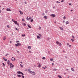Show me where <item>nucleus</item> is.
Returning <instances> with one entry per match:
<instances>
[{"label":"nucleus","mask_w":78,"mask_h":78,"mask_svg":"<svg viewBox=\"0 0 78 78\" xmlns=\"http://www.w3.org/2000/svg\"><path fill=\"white\" fill-rule=\"evenodd\" d=\"M29 53H31V51H29Z\"/></svg>","instance_id":"obj_38"},{"label":"nucleus","mask_w":78,"mask_h":78,"mask_svg":"<svg viewBox=\"0 0 78 78\" xmlns=\"http://www.w3.org/2000/svg\"><path fill=\"white\" fill-rule=\"evenodd\" d=\"M7 27L8 28H10L9 26V25L7 26Z\"/></svg>","instance_id":"obj_30"},{"label":"nucleus","mask_w":78,"mask_h":78,"mask_svg":"<svg viewBox=\"0 0 78 78\" xmlns=\"http://www.w3.org/2000/svg\"><path fill=\"white\" fill-rule=\"evenodd\" d=\"M59 28H60V30H63V28H62V27H59Z\"/></svg>","instance_id":"obj_16"},{"label":"nucleus","mask_w":78,"mask_h":78,"mask_svg":"<svg viewBox=\"0 0 78 78\" xmlns=\"http://www.w3.org/2000/svg\"><path fill=\"white\" fill-rule=\"evenodd\" d=\"M27 48L29 49V50H30V49L31 48V47L30 46H28Z\"/></svg>","instance_id":"obj_11"},{"label":"nucleus","mask_w":78,"mask_h":78,"mask_svg":"<svg viewBox=\"0 0 78 78\" xmlns=\"http://www.w3.org/2000/svg\"><path fill=\"white\" fill-rule=\"evenodd\" d=\"M37 39H39V36H37Z\"/></svg>","instance_id":"obj_35"},{"label":"nucleus","mask_w":78,"mask_h":78,"mask_svg":"<svg viewBox=\"0 0 78 78\" xmlns=\"http://www.w3.org/2000/svg\"><path fill=\"white\" fill-rule=\"evenodd\" d=\"M32 19V17H29V19L30 20H31Z\"/></svg>","instance_id":"obj_28"},{"label":"nucleus","mask_w":78,"mask_h":78,"mask_svg":"<svg viewBox=\"0 0 78 78\" xmlns=\"http://www.w3.org/2000/svg\"><path fill=\"white\" fill-rule=\"evenodd\" d=\"M20 63H21V64H22V62H20Z\"/></svg>","instance_id":"obj_60"},{"label":"nucleus","mask_w":78,"mask_h":78,"mask_svg":"<svg viewBox=\"0 0 78 78\" xmlns=\"http://www.w3.org/2000/svg\"><path fill=\"white\" fill-rule=\"evenodd\" d=\"M72 37L73 38H74V37H75L73 36V35L72 36Z\"/></svg>","instance_id":"obj_43"},{"label":"nucleus","mask_w":78,"mask_h":78,"mask_svg":"<svg viewBox=\"0 0 78 78\" xmlns=\"http://www.w3.org/2000/svg\"><path fill=\"white\" fill-rule=\"evenodd\" d=\"M0 13H1V10H0Z\"/></svg>","instance_id":"obj_61"},{"label":"nucleus","mask_w":78,"mask_h":78,"mask_svg":"<svg viewBox=\"0 0 78 78\" xmlns=\"http://www.w3.org/2000/svg\"><path fill=\"white\" fill-rule=\"evenodd\" d=\"M12 61H15V58L14 57H12Z\"/></svg>","instance_id":"obj_9"},{"label":"nucleus","mask_w":78,"mask_h":78,"mask_svg":"<svg viewBox=\"0 0 78 78\" xmlns=\"http://www.w3.org/2000/svg\"><path fill=\"white\" fill-rule=\"evenodd\" d=\"M50 60L51 61H53V58H50Z\"/></svg>","instance_id":"obj_27"},{"label":"nucleus","mask_w":78,"mask_h":78,"mask_svg":"<svg viewBox=\"0 0 78 78\" xmlns=\"http://www.w3.org/2000/svg\"><path fill=\"white\" fill-rule=\"evenodd\" d=\"M44 19H47V16H44Z\"/></svg>","instance_id":"obj_21"},{"label":"nucleus","mask_w":78,"mask_h":78,"mask_svg":"<svg viewBox=\"0 0 78 78\" xmlns=\"http://www.w3.org/2000/svg\"><path fill=\"white\" fill-rule=\"evenodd\" d=\"M54 71H56L57 70V69H53Z\"/></svg>","instance_id":"obj_24"},{"label":"nucleus","mask_w":78,"mask_h":78,"mask_svg":"<svg viewBox=\"0 0 78 78\" xmlns=\"http://www.w3.org/2000/svg\"><path fill=\"white\" fill-rule=\"evenodd\" d=\"M4 8H3V9H2V10L3 11V9H4Z\"/></svg>","instance_id":"obj_59"},{"label":"nucleus","mask_w":78,"mask_h":78,"mask_svg":"<svg viewBox=\"0 0 78 78\" xmlns=\"http://www.w3.org/2000/svg\"><path fill=\"white\" fill-rule=\"evenodd\" d=\"M6 11H11V10L10 9L7 8L6 9Z\"/></svg>","instance_id":"obj_7"},{"label":"nucleus","mask_w":78,"mask_h":78,"mask_svg":"<svg viewBox=\"0 0 78 78\" xmlns=\"http://www.w3.org/2000/svg\"><path fill=\"white\" fill-rule=\"evenodd\" d=\"M28 72L29 73L32 74V71H31V69H28Z\"/></svg>","instance_id":"obj_3"},{"label":"nucleus","mask_w":78,"mask_h":78,"mask_svg":"<svg viewBox=\"0 0 78 78\" xmlns=\"http://www.w3.org/2000/svg\"><path fill=\"white\" fill-rule=\"evenodd\" d=\"M15 29L16 30H17L18 29H17V28H16Z\"/></svg>","instance_id":"obj_48"},{"label":"nucleus","mask_w":78,"mask_h":78,"mask_svg":"<svg viewBox=\"0 0 78 78\" xmlns=\"http://www.w3.org/2000/svg\"><path fill=\"white\" fill-rule=\"evenodd\" d=\"M16 43H18V42H19V41H16Z\"/></svg>","instance_id":"obj_36"},{"label":"nucleus","mask_w":78,"mask_h":78,"mask_svg":"<svg viewBox=\"0 0 78 78\" xmlns=\"http://www.w3.org/2000/svg\"><path fill=\"white\" fill-rule=\"evenodd\" d=\"M69 47H71V45H69Z\"/></svg>","instance_id":"obj_54"},{"label":"nucleus","mask_w":78,"mask_h":78,"mask_svg":"<svg viewBox=\"0 0 78 78\" xmlns=\"http://www.w3.org/2000/svg\"><path fill=\"white\" fill-rule=\"evenodd\" d=\"M2 64H3V66H5V63H2Z\"/></svg>","instance_id":"obj_39"},{"label":"nucleus","mask_w":78,"mask_h":78,"mask_svg":"<svg viewBox=\"0 0 78 78\" xmlns=\"http://www.w3.org/2000/svg\"><path fill=\"white\" fill-rule=\"evenodd\" d=\"M45 69H46V68H47V66H45Z\"/></svg>","instance_id":"obj_63"},{"label":"nucleus","mask_w":78,"mask_h":78,"mask_svg":"<svg viewBox=\"0 0 78 78\" xmlns=\"http://www.w3.org/2000/svg\"><path fill=\"white\" fill-rule=\"evenodd\" d=\"M27 20H29V18H28V16L27 17Z\"/></svg>","instance_id":"obj_31"},{"label":"nucleus","mask_w":78,"mask_h":78,"mask_svg":"<svg viewBox=\"0 0 78 78\" xmlns=\"http://www.w3.org/2000/svg\"><path fill=\"white\" fill-rule=\"evenodd\" d=\"M7 62L8 65L9 66L10 65V62L9 61V60H8Z\"/></svg>","instance_id":"obj_10"},{"label":"nucleus","mask_w":78,"mask_h":78,"mask_svg":"<svg viewBox=\"0 0 78 78\" xmlns=\"http://www.w3.org/2000/svg\"><path fill=\"white\" fill-rule=\"evenodd\" d=\"M66 19V17L64 16L63 19H64V20H65V19Z\"/></svg>","instance_id":"obj_33"},{"label":"nucleus","mask_w":78,"mask_h":78,"mask_svg":"<svg viewBox=\"0 0 78 78\" xmlns=\"http://www.w3.org/2000/svg\"><path fill=\"white\" fill-rule=\"evenodd\" d=\"M15 45L16 47H18V46H21V44L18 43L16 44H15Z\"/></svg>","instance_id":"obj_2"},{"label":"nucleus","mask_w":78,"mask_h":78,"mask_svg":"<svg viewBox=\"0 0 78 78\" xmlns=\"http://www.w3.org/2000/svg\"><path fill=\"white\" fill-rule=\"evenodd\" d=\"M23 25H24V26H26L27 25V24H25V23H22Z\"/></svg>","instance_id":"obj_22"},{"label":"nucleus","mask_w":78,"mask_h":78,"mask_svg":"<svg viewBox=\"0 0 78 78\" xmlns=\"http://www.w3.org/2000/svg\"><path fill=\"white\" fill-rule=\"evenodd\" d=\"M22 78H24V76H23L22 75Z\"/></svg>","instance_id":"obj_37"},{"label":"nucleus","mask_w":78,"mask_h":78,"mask_svg":"<svg viewBox=\"0 0 78 78\" xmlns=\"http://www.w3.org/2000/svg\"><path fill=\"white\" fill-rule=\"evenodd\" d=\"M73 11V10H71V12Z\"/></svg>","instance_id":"obj_55"},{"label":"nucleus","mask_w":78,"mask_h":78,"mask_svg":"<svg viewBox=\"0 0 78 78\" xmlns=\"http://www.w3.org/2000/svg\"><path fill=\"white\" fill-rule=\"evenodd\" d=\"M42 16L44 15V13L42 14Z\"/></svg>","instance_id":"obj_52"},{"label":"nucleus","mask_w":78,"mask_h":78,"mask_svg":"<svg viewBox=\"0 0 78 78\" xmlns=\"http://www.w3.org/2000/svg\"><path fill=\"white\" fill-rule=\"evenodd\" d=\"M25 71H27V69H26V70H25Z\"/></svg>","instance_id":"obj_62"},{"label":"nucleus","mask_w":78,"mask_h":78,"mask_svg":"<svg viewBox=\"0 0 78 78\" xmlns=\"http://www.w3.org/2000/svg\"><path fill=\"white\" fill-rule=\"evenodd\" d=\"M27 26L28 27H29V28H31V26H30V25H29V24L27 25Z\"/></svg>","instance_id":"obj_15"},{"label":"nucleus","mask_w":78,"mask_h":78,"mask_svg":"<svg viewBox=\"0 0 78 78\" xmlns=\"http://www.w3.org/2000/svg\"><path fill=\"white\" fill-rule=\"evenodd\" d=\"M13 67H14V65H12V63H10V68H11V69H12V68H13Z\"/></svg>","instance_id":"obj_5"},{"label":"nucleus","mask_w":78,"mask_h":78,"mask_svg":"<svg viewBox=\"0 0 78 78\" xmlns=\"http://www.w3.org/2000/svg\"><path fill=\"white\" fill-rule=\"evenodd\" d=\"M71 70L72 71H73V72H74V69H73V68H71Z\"/></svg>","instance_id":"obj_20"},{"label":"nucleus","mask_w":78,"mask_h":78,"mask_svg":"<svg viewBox=\"0 0 78 78\" xmlns=\"http://www.w3.org/2000/svg\"><path fill=\"white\" fill-rule=\"evenodd\" d=\"M10 43H11H11H12V41H10Z\"/></svg>","instance_id":"obj_49"},{"label":"nucleus","mask_w":78,"mask_h":78,"mask_svg":"<svg viewBox=\"0 0 78 78\" xmlns=\"http://www.w3.org/2000/svg\"><path fill=\"white\" fill-rule=\"evenodd\" d=\"M66 24H69V21H67L66 22Z\"/></svg>","instance_id":"obj_12"},{"label":"nucleus","mask_w":78,"mask_h":78,"mask_svg":"<svg viewBox=\"0 0 78 78\" xmlns=\"http://www.w3.org/2000/svg\"><path fill=\"white\" fill-rule=\"evenodd\" d=\"M56 43L57 44H58V45H59L61 47V45H62V44H61V43H59V41H57Z\"/></svg>","instance_id":"obj_1"},{"label":"nucleus","mask_w":78,"mask_h":78,"mask_svg":"<svg viewBox=\"0 0 78 78\" xmlns=\"http://www.w3.org/2000/svg\"><path fill=\"white\" fill-rule=\"evenodd\" d=\"M56 3H59V2H58V1H57V2H56Z\"/></svg>","instance_id":"obj_53"},{"label":"nucleus","mask_w":78,"mask_h":78,"mask_svg":"<svg viewBox=\"0 0 78 78\" xmlns=\"http://www.w3.org/2000/svg\"><path fill=\"white\" fill-rule=\"evenodd\" d=\"M64 0H62V1H61V2H64Z\"/></svg>","instance_id":"obj_42"},{"label":"nucleus","mask_w":78,"mask_h":78,"mask_svg":"<svg viewBox=\"0 0 78 78\" xmlns=\"http://www.w3.org/2000/svg\"><path fill=\"white\" fill-rule=\"evenodd\" d=\"M22 36H23V37H25V34H22Z\"/></svg>","instance_id":"obj_23"},{"label":"nucleus","mask_w":78,"mask_h":78,"mask_svg":"<svg viewBox=\"0 0 78 78\" xmlns=\"http://www.w3.org/2000/svg\"><path fill=\"white\" fill-rule=\"evenodd\" d=\"M52 66H53V65H54L53 63H52Z\"/></svg>","instance_id":"obj_58"},{"label":"nucleus","mask_w":78,"mask_h":78,"mask_svg":"<svg viewBox=\"0 0 78 78\" xmlns=\"http://www.w3.org/2000/svg\"><path fill=\"white\" fill-rule=\"evenodd\" d=\"M12 22H15V21L14 20H13V19H12Z\"/></svg>","instance_id":"obj_34"},{"label":"nucleus","mask_w":78,"mask_h":78,"mask_svg":"<svg viewBox=\"0 0 78 78\" xmlns=\"http://www.w3.org/2000/svg\"><path fill=\"white\" fill-rule=\"evenodd\" d=\"M63 23L65 22V21H63Z\"/></svg>","instance_id":"obj_57"},{"label":"nucleus","mask_w":78,"mask_h":78,"mask_svg":"<svg viewBox=\"0 0 78 78\" xmlns=\"http://www.w3.org/2000/svg\"><path fill=\"white\" fill-rule=\"evenodd\" d=\"M22 21H25V20H24V19H22Z\"/></svg>","instance_id":"obj_41"},{"label":"nucleus","mask_w":78,"mask_h":78,"mask_svg":"<svg viewBox=\"0 0 78 78\" xmlns=\"http://www.w3.org/2000/svg\"><path fill=\"white\" fill-rule=\"evenodd\" d=\"M19 12H20V14L22 15L23 14V12L20 11Z\"/></svg>","instance_id":"obj_17"},{"label":"nucleus","mask_w":78,"mask_h":78,"mask_svg":"<svg viewBox=\"0 0 78 78\" xmlns=\"http://www.w3.org/2000/svg\"><path fill=\"white\" fill-rule=\"evenodd\" d=\"M3 59L5 61H7V59H5V58L3 57Z\"/></svg>","instance_id":"obj_13"},{"label":"nucleus","mask_w":78,"mask_h":78,"mask_svg":"<svg viewBox=\"0 0 78 78\" xmlns=\"http://www.w3.org/2000/svg\"><path fill=\"white\" fill-rule=\"evenodd\" d=\"M53 9H55V7H53Z\"/></svg>","instance_id":"obj_45"},{"label":"nucleus","mask_w":78,"mask_h":78,"mask_svg":"<svg viewBox=\"0 0 78 78\" xmlns=\"http://www.w3.org/2000/svg\"><path fill=\"white\" fill-rule=\"evenodd\" d=\"M31 22H33V19H32L30 20Z\"/></svg>","instance_id":"obj_29"},{"label":"nucleus","mask_w":78,"mask_h":78,"mask_svg":"<svg viewBox=\"0 0 78 78\" xmlns=\"http://www.w3.org/2000/svg\"><path fill=\"white\" fill-rule=\"evenodd\" d=\"M17 30V31H19V29H18Z\"/></svg>","instance_id":"obj_64"},{"label":"nucleus","mask_w":78,"mask_h":78,"mask_svg":"<svg viewBox=\"0 0 78 78\" xmlns=\"http://www.w3.org/2000/svg\"><path fill=\"white\" fill-rule=\"evenodd\" d=\"M51 17H55V16H56V15H55L54 14H52L51 15Z\"/></svg>","instance_id":"obj_8"},{"label":"nucleus","mask_w":78,"mask_h":78,"mask_svg":"<svg viewBox=\"0 0 78 78\" xmlns=\"http://www.w3.org/2000/svg\"><path fill=\"white\" fill-rule=\"evenodd\" d=\"M42 59L44 60V59H45L46 58L45 57H43L42 58Z\"/></svg>","instance_id":"obj_25"},{"label":"nucleus","mask_w":78,"mask_h":78,"mask_svg":"<svg viewBox=\"0 0 78 78\" xmlns=\"http://www.w3.org/2000/svg\"><path fill=\"white\" fill-rule=\"evenodd\" d=\"M39 36H41H41H42V35L41 34H39Z\"/></svg>","instance_id":"obj_44"},{"label":"nucleus","mask_w":78,"mask_h":78,"mask_svg":"<svg viewBox=\"0 0 78 78\" xmlns=\"http://www.w3.org/2000/svg\"><path fill=\"white\" fill-rule=\"evenodd\" d=\"M17 73H18V74H21V75H24L22 72L20 71H18L17 72Z\"/></svg>","instance_id":"obj_4"},{"label":"nucleus","mask_w":78,"mask_h":78,"mask_svg":"<svg viewBox=\"0 0 78 78\" xmlns=\"http://www.w3.org/2000/svg\"><path fill=\"white\" fill-rule=\"evenodd\" d=\"M69 5H72V4H71V3H69Z\"/></svg>","instance_id":"obj_46"},{"label":"nucleus","mask_w":78,"mask_h":78,"mask_svg":"<svg viewBox=\"0 0 78 78\" xmlns=\"http://www.w3.org/2000/svg\"><path fill=\"white\" fill-rule=\"evenodd\" d=\"M71 40H72V42H73L74 41H75V40L73 39H71Z\"/></svg>","instance_id":"obj_26"},{"label":"nucleus","mask_w":78,"mask_h":78,"mask_svg":"<svg viewBox=\"0 0 78 78\" xmlns=\"http://www.w3.org/2000/svg\"><path fill=\"white\" fill-rule=\"evenodd\" d=\"M17 76H18V77H19V78H20V77H21V76H20V75H18Z\"/></svg>","instance_id":"obj_19"},{"label":"nucleus","mask_w":78,"mask_h":78,"mask_svg":"<svg viewBox=\"0 0 78 78\" xmlns=\"http://www.w3.org/2000/svg\"><path fill=\"white\" fill-rule=\"evenodd\" d=\"M6 37H4L3 38V40L4 41H5V39H6Z\"/></svg>","instance_id":"obj_14"},{"label":"nucleus","mask_w":78,"mask_h":78,"mask_svg":"<svg viewBox=\"0 0 78 78\" xmlns=\"http://www.w3.org/2000/svg\"><path fill=\"white\" fill-rule=\"evenodd\" d=\"M66 70H69V69H66Z\"/></svg>","instance_id":"obj_56"},{"label":"nucleus","mask_w":78,"mask_h":78,"mask_svg":"<svg viewBox=\"0 0 78 78\" xmlns=\"http://www.w3.org/2000/svg\"><path fill=\"white\" fill-rule=\"evenodd\" d=\"M14 23L15 24H16V25H18V26H19V24H18L17 23V21H15L14 22Z\"/></svg>","instance_id":"obj_6"},{"label":"nucleus","mask_w":78,"mask_h":78,"mask_svg":"<svg viewBox=\"0 0 78 78\" xmlns=\"http://www.w3.org/2000/svg\"><path fill=\"white\" fill-rule=\"evenodd\" d=\"M8 55V54H7L6 55H5V56H7V55Z\"/></svg>","instance_id":"obj_51"},{"label":"nucleus","mask_w":78,"mask_h":78,"mask_svg":"<svg viewBox=\"0 0 78 78\" xmlns=\"http://www.w3.org/2000/svg\"><path fill=\"white\" fill-rule=\"evenodd\" d=\"M20 66L21 67H23V65H22L20 64Z\"/></svg>","instance_id":"obj_32"},{"label":"nucleus","mask_w":78,"mask_h":78,"mask_svg":"<svg viewBox=\"0 0 78 78\" xmlns=\"http://www.w3.org/2000/svg\"><path fill=\"white\" fill-rule=\"evenodd\" d=\"M42 69H45V68L44 67H43Z\"/></svg>","instance_id":"obj_40"},{"label":"nucleus","mask_w":78,"mask_h":78,"mask_svg":"<svg viewBox=\"0 0 78 78\" xmlns=\"http://www.w3.org/2000/svg\"><path fill=\"white\" fill-rule=\"evenodd\" d=\"M69 45V43H67V45Z\"/></svg>","instance_id":"obj_47"},{"label":"nucleus","mask_w":78,"mask_h":78,"mask_svg":"<svg viewBox=\"0 0 78 78\" xmlns=\"http://www.w3.org/2000/svg\"><path fill=\"white\" fill-rule=\"evenodd\" d=\"M32 73H33V75H35V74H36V73H35V72H34L32 71Z\"/></svg>","instance_id":"obj_18"},{"label":"nucleus","mask_w":78,"mask_h":78,"mask_svg":"<svg viewBox=\"0 0 78 78\" xmlns=\"http://www.w3.org/2000/svg\"><path fill=\"white\" fill-rule=\"evenodd\" d=\"M25 4H27V2H25Z\"/></svg>","instance_id":"obj_50"}]
</instances>
